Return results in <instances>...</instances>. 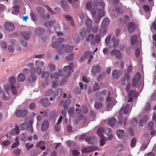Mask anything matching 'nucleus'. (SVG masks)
I'll use <instances>...</instances> for the list:
<instances>
[{
  "mask_svg": "<svg viewBox=\"0 0 156 156\" xmlns=\"http://www.w3.org/2000/svg\"><path fill=\"white\" fill-rule=\"evenodd\" d=\"M49 127V123L47 119H45L42 123L41 129L43 132L46 131Z\"/></svg>",
  "mask_w": 156,
  "mask_h": 156,
  "instance_id": "13",
  "label": "nucleus"
},
{
  "mask_svg": "<svg viewBox=\"0 0 156 156\" xmlns=\"http://www.w3.org/2000/svg\"><path fill=\"white\" fill-rule=\"evenodd\" d=\"M97 132L98 134L100 136H104L103 135V133L104 132V129L102 127H99L97 129Z\"/></svg>",
  "mask_w": 156,
  "mask_h": 156,
  "instance_id": "41",
  "label": "nucleus"
},
{
  "mask_svg": "<svg viewBox=\"0 0 156 156\" xmlns=\"http://www.w3.org/2000/svg\"><path fill=\"white\" fill-rule=\"evenodd\" d=\"M98 29V25H96L94 26L93 28H92V30L94 33H95L97 32Z\"/></svg>",
  "mask_w": 156,
  "mask_h": 156,
  "instance_id": "60",
  "label": "nucleus"
},
{
  "mask_svg": "<svg viewBox=\"0 0 156 156\" xmlns=\"http://www.w3.org/2000/svg\"><path fill=\"white\" fill-rule=\"evenodd\" d=\"M49 76V73L48 71H42V73L41 74V76L42 78H44L45 79H47L48 78Z\"/></svg>",
  "mask_w": 156,
  "mask_h": 156,
  "instance_id": "42",
  "label": "nucleus"
},
{
  "mask_svg": "<svg viewBox=\"0 0 156 156\" xmlns=\"http://www.w3.org/2000/svg\"><path fill=\"white\" fill-rule=\"evenodd\" d=\"M68 112L69 114L72 115L74 113V110L73 108L70 107L68 110Z\"/></svg>",
  "mask_w": 156,
  "mask_h": 156,
  "instance_id": "58",
  "label": "nucleus"
},
{
  "mask_svg": "<svg viewBox=\"0 0 156 156\" xmlns=\"http://www.w3.org/2000/svg\"><path fill=\"white\" fill-rule=\"evenodd\" d=\"M129 105L128 104H126L125 107H122L120 109L119 112L120 115L118 117L119 123L120 124H122L123 122L124 119L122 117V115L123 114L126 115L127 114L129 109Z\"/></svg>",
  "mask_w": 156,
  "mask_h": 156,
  "instance_id": "2",
  "label": "nucleus"
},
{
  "mask_svg": "<svg viewBox=\"0 0 156 156\" xmlns=\"http://www.w3.org/2000/svg\"><path fill=\"white\" fill-rule=\"evenodd\" d=\"M91 54V53L90 51H86L84 52L80 58V60L81 61H84L85 59L89 57Z\"/></svg>",
  "mask_w": 156,
  "mask_h": 156,
  "instance_id": "22",
  "label": "nucleus"
},
{
  "mask_svg": "<svg viewBox=\"0 0 156 156\" xmlns=\"http://www.w3.org/2000/svg\"><path fill=\"white\" fill-rule=\"evenodd\" d=\"M11 89L12 94L14 95H16L17 94V91L16 87L14 85L11 86Z\"/></svg>",
  "mask_w": 156,
  "mask_h": 156,
  "instance_id": "44",
  "label": "nucleus"
},
{
  "mask_svg": "<svg viewBox=\"0 0 156 156\" xmlns=\"http://www.w3.org/2000/svg\"><path fill=\"white\" fill-rule=\"evenodd\" d=\"M74 48L73 46H71L67 44L65 47V51L67 53H71L73 51Z\"/></svg>",
  "mask_w": 156,
  "mask_h": 156,
  "instance_id": "23",
  "label": "nucleus"
},
{
  "mask_svg": "<svg viewBox=\"0 0 156 156\" xmlns=\"http://www.w3.org/2000/svg\"><path fill=\"white\" fill-rule=\"evenodd\" d=\"M17 79L19 81L23 82L25 80V77L23 73H20L18 75Z\"/></svg>",
  "mask_w": 156,
  "mask_h": 156,
  "instance_id": "30",
  "label": "nucleus"
},
{
  "mask_svg": "<svg viewBox=\"0 0 156 156\" xmlns=\"http://www.w3.org/2000/svg\"><path fill=\"white\" fill-rule=\"evenodd\" d=\"M9 81L11 85V86L13 85L16 82V79L13 76H12L10 77L9 79Z\"/></svg>",
  "mask_w": 156,
  "mask_h": 156,
  "instance_id": "39",
  "label": "nucleus"
},
{
  "mask_svg": "<svg viewBox=\"0 0 156 156\" xmlns=\"http://www.w3.org/2000/svg\"><path fill=\"white\" fill-rule=\"evenodd\" d=\"M97 149V147H91L84 148L82 150V151L84 153H88L95 151Z\"/></svg>",
  "mask_w": 156,
  "mask_h": 156,
  "instance_id": "15",
  "label": "nucleus"
},
{
  "mask_svg": "<svg viewBox=\"0 0 156 156\" xmlns=\"http://www.w3.org/2000/svg\"><path fill=\"white\" fill-rule=\"evenodd\" d=\"M8 49L9 52L11 53H13L14 52V47L12 44H10L8 46Z\"/></svg>",
  "mask_w": 156,
  "mask_h": 156,
  "instance_id": "56",
  "label": "nucleus"
},
{
  "mask_svg": "<svg viewBox=\"0 0 156 156\" xmlns=\"http://www.w3.org/2000/svg\"><path fill=\"white\" fill-rule=\"evenodd\" d=\"M40 103L43 106H46L50 105L51 104L48 98H45L41 99L40 101Z\"/></svg>",
  "mask_w": 156,
  "mask_h": 156,
  "instance_id": "14",
  "label": "nucleus"
},
{
  "mask_svg": "<svg viewBox=\"0 0 156 156\" xmlns=\"http://www.w3.org/2000/svg\"><path fill=\"white\" fill-rule=\"evenodd\" d=\"M38 153V151L36 149L32 150L30 152V154L31 156H35Z\"/></svg>",
  "mask_w": 156,
  "mask_h": 156,
  "instance_id": "64",
  "label": "nucleus"
},
{
  "mask_svg": "<svg viewBox=\"0 0 156 156\" xmlns=\"http://www.w3.org/2000/svg\"><path fill=\"white\" fill-rule=\"evenodd\" d=\"M140 78V74L139 73H137L134 76L132 82V85L135 87L138 83Z\"/></svg>",
  "mask_w": 156,
  "mask_h": 156,
  "instance_id": "7",
  "label": "nucleus"
},
{
  "mask_svg": "<svg viewBox=\"0 0 156 156\" xmlns=\"http://www.w3.org/2000/svg\"><path fill=\"white\" fill-rule=\"evenodd\" d=\"M56 115V112L54 110H53L51 112L50 114V118L51 119H54Z\"/></svg>",
  "mask_w": 156,
  "mask_h": 156,
  "instance_id": "53",
  "label": "nucleus"
},
{
  "mask_svg": "<svg viewBox=\"0 0 156 156\" xmlns=\"http://www.w3.org/2000/svg\"><path fill=\"white\" fill-rule=\"evenodd\" d=\"M111 37V35L110 34L106 37L105 40V42L106 45H108L109 43Z\"/></svg>",
  "mask_w": 156,
  "mask_h": 156,
  "instance_id": "55",
  "label": "nucleus"
},
{
  "mask_svg": "<svg viewBox=\"0 0 156 156\" xmlns=\"http://www.w3.org/2000/svg\"><path fill=\"white\" fill-rule=\"evenodd\" d=\"M101 67L99 65L94 66L91 69L92 73L95 75L96 73H100L101 71Z\"/></svg>",
  "mask_w": 156,
  "mask_h": 156,
  "instance_id": "11",
  "label": "nucleus"
},
{
  "mask_svg": "<svg viewBox=\"0 0 156 156\" xmlns=\"http://www.w3.org/2000/svg\"><path fill=\"white\" fill-rule=\"evenodd\" d=\"M107 31V29L106 27H101L100 30L99 34L102 36L106 34Z\"/></svg>",
  "mask_w": 156,
  "mask_h": 156,
  "instance_id": "33",
  "label": "nucleus"
},
{
  "mask_svg": "<svg viewBox=\"0 0 156 156\" xmlns=\"http://www.w3.org/2000/svg\"><path fill=\"white\" fill-rule=\"evenodd\" d=\"M48 67L52 71L55 70V66L54 64L52 63H50L48 64Z\"/></svg>",
  "mask_w": 156,
  "mask_h": 156,
  "instance_id": "54",
  "label": "nucleus"
},
{
  "mask_svg": "<svg viewBox=\"0 0 156 156\" xmlns=\"http://www.w3.org/2000/svg\"><path fill=\"white\" fill-rule=\"evenodd\" d=\"M137 41V37L136 35H134L131 37L130 39L131 44L133 45L135 44Z\"/></svg>",
  "mask_w": 156,
  "mask_h": 156,
  "instance_id": "32",
  "label": "nucleus"
},
{
  "mask_svg": "<svg viewBox=\"0 0 156 156\" xmlns=\"http://www.w3.org/2000/svg\"><path fill=\"white\" fill-rule=\"evenodd\" d=\"M61 4L65 11H67L68 10L69 6L68 3L66 0L62 1L61 2Z\"/></svg>",
  "mask_w": 156,
  "mask_h": 156,
  "instance_id": "19",
  "label": "nucleus"
},
{
  "mask_svg": "<svg viewBox=\"0 0 156 156\" xmlns=\"http://www.w3.org/2000/svg\"><path fill=\"white\" fill-rule=\"evenodd\" d=\"M4 27L9 31H11L13 30L14 28V25L9 22L5 23Z\"/></svg>",
  "mask_w": 156,
  "mask_h": 156,
  "instance_id": "12",
  "label": "nucleus"
},
{
  "mask_svg": "<svg viewBox=\"0 0 156 156\" xmlns=\"http://www.w3.org/2000/svg\"><path fill=\"white\" fill-rule=\"evenodd\" d=\"M138 96V93L137 92L134 91L133 90H131L129 91V94L128 95V97H133V96L134 98H136Z\"/></svg>",
  "mask_w": 156,
  "mask_h": 156,
  "instance_id": "28",
  "label": "nucleus"
},
{
  "mask_svg": "<svg viewBox=\"0 0 156 156\" xmlns=\"http://www.w3.org/2000/svg\"><path fill=\"white\" fill-rule=\"evenodd\" d=\"M101 41V37L99 35H96L95 38V42L97 43H99Z\"/></svg>",
  "mask_w": 156,
  "mask_h": 156,
  "instance_id": "63",
  "label": "nucleus"
},
{
  "mask_svg": "<svg viewBox=\"0 0 156 156\" xmlns=\"http://www.w3.org/2000/svg\"><path fill=\"white\" fill-rule=\"evenodd\" d=\"M36 11L37 13L40 14H43L45 12V11L43 8L41 7H39L37 8Z\"/></svg>",
  "mask_w": 156,
  "mask_h": 156,
  "instance_id": "38",
  "label": "nucleus"
},
{
  "mask_svg": "<svg viewBox=\"0 0 156 156\" xmlns=\"http://www.w3.org/2000/svg\"><path fill=\"white\" fill-rule=\"evenodd\" d=\"M85 140L89 144H91L94 142L95 141V138L94 136H88L85 138Z\"/></svg>",
  "mask_w": 156,
  "mask_h": 156,
  "instance_id": "26",
  "label": "nucleus"
},
{
  "mask_svg": "<svg viewBox=\"0 0 156 156\" xmlns=\"http://www.w3.org/2000/svg\"><path fill=\"white\" fill-rule=\"evenodd\" d=\"M136 140L135 138H133L131 140V146L132 147H135L136 144Z\"/></svg>",
  "mask_w": 156,
  "mask_h": 156,
  "instance_id": "59",
  "label": "nucleus"
},
{
  "mask_svg": "<svg viewBox=\"0 0 156 156\" xmlns=\"http://www.w3.org/2000/svg\"><path fill=\"white\" fill-rule=\"evenodd\" d=\"M20 138L21 140L24 142L26 141L27 140V138L26 137V136L23 133L20 135Z\"/></svg>",
  "mask_w": 156,
  "mask_h": 156,
  "instance_id": "52",
  "label": "nucleus"
},
{
  "mask_svg": "<svg viewBox=\"0 0 156 156\" xmlns=\"http://www.w3.org/2000/svg\"><path fill=\"white\" fill-rule=\"evenodd\" d=\"M116 133L117 136L120 139H122L125 134L124 131L121 129H117Z\"/></svg>",
  "mask_w": 156,
  "mask_h": 156,
  "instance_id": "21",
  "label": "nucleus"
},
{
  "mask_svg": "<svg viewBox=\"0 0 156 156\" xmlns=\"http://www.w3.org/2000/svg\"><path fill=\"white\" fill-rule=\"evenodd\" d=\"M92 22L90 19H87L86 20V24L87 27V31L88 33H90L92 30Z\"/></svg>",
  "mask_w": 156,
  "mask_h": 156,
  "instance_id": "10",
  "label": "nucleus"
},
{
  "mask_svg": "<svg viewBox=\"0 0 156 156\" xmlns=\"http://www.w3.org/2000/svg\"><path fill=\"white\" fill-rule=\"evenodd\" d=\"M25 121L26 122L29 123L28 127H30V131L31 133L33 132V129L32 125L34 121V120L33 119H30V117L27 116L25 118Z\"/></svg>",
  "mask_w": 156,
  "mask_h": 156,
  "instance_id": "9",
  "label": "nucleus"
},
{
  "mask_svg": "<svg viewBox=\"0 0 156 156\" xmlns=\"http://www.w3.org/2000/svg\"><path fill=\"white\" fill-rule=\"evenodd\" d=\"M96 9L98 11L103 10L105 7V4L103 2L97 3L95 5Z\"/></svg>",
  "mask_w": 156,
  "mask_h": 156,
  "instance_id": "16",
  "label": "nucleus"
},
{
  "mask_svg": "<svg viewBox=\"0 0 156 156\" xmlns=\"http://www.w3.org/2000/svg\"><path fill=\"white\" fill-rule=\"evenodd\" d=\"M74 53H72L70 55L67 56L66 57V58L67 61H69L73 59L74 58Z\"/></svg>",
  "mask_w": 156,
  "mask_h": 156,
  "instance_id": "51",
  "label": "nucleus"
},
{
  "mask_svg": "<svg viewBox=\"0 0 156 156\" xmlns=\"http://www.w3.org/2000/svg\"><path fill=\"white\" fill-rule=\"evenodd\" d=\"M55 23V20L51 21H47L45 22L44 23L45 26L47 28H49L54 25Z\"/></svg>",
  "mask_w": 156,
  "mask_h": 156,
  "instance_id": "24",
  "label": "nucleus"
},
{
  "mask_svg": "<svg viewBox=\"0 0 156 156\" xmlns=\"http://www.w3.org/2000/svg\"><path fill=\"white\" fill-rule=\"evenodd\" d=\"M94 106L96 109H99L101 108L102 106V104L100 102H96L94 104Z\"/></svg>",
  "mask_w": 156,
  "mask_h": 156,
  "instance_id": "45",
  "label": "nucleus"
},
{
  "mask_svg": "<svg viewBox=\"0 0 156 156\" xmlns=\"http://www.w3.org/2000/svg\"><path fill=\"white\" fill-rule=\"evenodd\" d=\"M44 28L40 27L38 28L36 30V32L40 34H43L45 32Z\"/></svg>",
  "mask_w": 156,
  "mask_h": 156,
  "instance_id": "46",
  "label": "nucleus"
},
{
  "mask_svg": "<svg viewBox=\"0 0 156 156\" xmlns=\"http://www.w3.org/2000/svg\"><path fill=\"white\" fill-rule=\"evenodd\" d=\"M9 94L7 92L3 93L2 95V98L5 100H7L10 98Z\"/></svg>",
  "mask_w": 156,
  "mask_h": 156,
  "instance_id": "35",
  "label": "nucleus"
},
{
  "mask_svg": "<svg viewBox=\"0 0 156 156\" xmlns=\"http://www.w3.org/2000/svg\"><path fill=\"white\" fill-rule=\"evenodd\" d=\"M29 124L28 125L27 123L23 122L20 126V127L21 130H25L28 127Z\"/></svg>",
  "mask_w": 156,
  "mask_h": 156,
  "instance_id": "36",
  "label": "nucleus"
},
{
  "mask_svg": "<svg viewBox=\"0 0 156 156\" xmlns=\"http://www.w3.org/2000/svg\"><path fill=\"white\" fill-rule=\"evenodd\" d=\"M36 66L38 67H41L44 64V62L41 60H38L36 61L35 62Z\"/></svg>",
  "mask_w": 156,
  "mask_h": 156,
  "instance_id": "43",
  "label": "nucleus"
},
{
  "mask_svg": "<svg viewBox=\"0 0 156 156\" xmlns=\"http://www.w3.org/2000/svg\"><path fill=\"white\" fill-rule=\"evenodd\" d=\"M51 46L52 48L58 50L59 54H63V52L61 51L64 47L63 44L58 41H55L52 44Z\"/></svg>",
  "mask_w": 156,
  "mask_h": 156,
  "instance_id": "3",
  "label": "nucleus"
},
{
  "mask_svg": "<svg viewBox=\"0 0 156 156\" xmlns=\"http://www.w3.org/2000/svg\"><path fill=\"white\" fill-rule=\"evenodd\" d=\"M62 90L60 88H58L56 91H55L54 97H56L57 99H58L62 95Z\"/></svg>",
  "mask_w": 156,
  "mask_h": 156,
  "instance_id": "20",
  "label": "nucleus"
},
{
  "mask_svg": "<svg viewBox=\"0 0 156 156\" xmlns=\"http://www.w3.org/2000/svg\"><path fill=\"white\" fill-rule=\"evenodd\" d=\"M30 75L28 77V80L29 82L33 83L36 81L37 79V77L34 74L36 72L35 67H32L30 70Z\"/></svg>",
  "mask_w": 156,
  "mask_h": 156,
  "instance_id": "4",
  "label": "nucleus"
},
{
  "mask_svg": "<svg viewBox=\"0 0 156 156\" xmlns=\"http://www.w3.org/2000/svg\"><path fill=\"white\" fill-rule=\"evenodd\" d=\"M73 63H71L69 66H66L64 67L63 70L65 73V76L64 79L61 81V83L62 85H63L66 82V80L70 75L71 73V71L73 69Z\"/></svg>",
  "mask_w": 156,
  "mask_h": 156,
  "instance_id": "1",
  "label": "nucleus"
},
{
  "mask_svg": "<svg viewBox=\"0 0 156 156\" xmlns=\"http://www.w3.org/2000/svg\"><path fill=\"white\" fill-rule=\"evenodd\" d=\"M127 27V30L129 33L133 32L136 28V24L132 22L129 23Z\"/></svg>",
  "mask_w": 156,
  "mask_h": 156,
  "instance_id": "8",
  "label": "nucleus"
},
{
  "mask_svg": "<svg viewBox=\"0 0 156 156\" xmlns=\"http://www.w3.org/2000/svg\"><path fill=\"white\" fill-rule=\"evenodd\" d=\"M108 124L111 127L116 128L118 126V123L115 118H112L108 121Z\"/></svg>",
  "mask_w": 156,
  "mask_h": 156,
  "instance_id": "6",
  "label": "nucleus"
},
{
  "mask_svg": "<svg viewBox=\"0 0 156 156\" xmlns=\"http://www.w3.org/2000/svg\"><path fill=\"white\" fill-rule=\"evenodd\" d=\"M132 125L133 126H135L137 123V120L136 118H133L131 121Z\"/></svg>",
  "mask_w": 156,
  "mask_h": 156,
  "instance_id": "62",
  "label": "nucleus"
},
{
  "mask_svg": "<svg viewBox=\"0 0 156 156\" xmlns=\"http://www.w3.org/2000/svg\"><path fill=\"white\" fill-rule=\"evenodd\" d=\"M54 94L55 91L53 92L52 90L50 89L45 92V94L46 96H51L54 97Z\"/></svg>",
  "mask_w": 156,
  "mask_h": 156,
  "instance_id": "40",
  "label": "nucleus"
},
{
  "mask_svg": "<svg viewBox=\"0 0 156 156\" xmlns=\"http://www.w3.org/2000/svg\"><path fill=\"white\" fill-rule=\"evenodd\" d=\"M36 107L35 103H31L29 105V108L31 110H34Z\"/></svg>",
  "mask_w": 156,
  "mask_h": 156,
  "instance_id": "61",
  "label": "nucleus"
},
{
  "mask_svg": "<svg viewBox=\"0 0 156 156\" xmlns=\"http://www.w3.org/2000/svg\"><path fill=\"white\" fill-rule=\"evenodd\" d=\"M112 77L115 79H118L119 78V76L118 73V71L117 69H115L113 70L112 73Z\"/></svg>",
  "mask_w": 156,
  "mask_h": 156,
  "instance_id": "34",
  "label": "nucleus"
},
{
  "mask_svg": "<svg viewBox=\"0 0 156 156\" xmlns=\"http://www.w3.org/2000/svg\"><path fill=\"white\" fill-rule=\"evenodd\" d=\"M94 35L92 34H90L86 39V41L87 42H90L91 43H93L94 42Z\"/></svg>",
  "mask_w": 156,
  "mask_h": 156,
  "instance_id": "27",
  "label": "nucleus"
},
{
  "mask_svg": "<svg viewBox=\"0 0 156 156\" xmlns=\"http://www.w3.org/2000/svg\"><path fill=\"white\" fill-rule=\"evenodd\" d=\"M12 132L14 134H18L20 133L19 129L18 126H16V127L13 128L12 130Z\"/></svg>",
  "mask_w": 156,
  "mask_h": 156,
  "instance_id": "50",
  "label": "nucleus"
},
{
  "mask_svg": "<svg viewBox=\"0 0 156 156\" xmlns=\"http://www.w3.org/2000/svg\"><path fill=\"white\" fill-rule=\"evenodd\" d=\"M62 75V70H61L59 69L58 73H55L54 74V77L57 79L58 78L59 76H61Z\"/></svg>",
  "mask_w": 156,
  "mask_h": 156,
  "instance_id": "47",
  "label": "nucleus"
},
{
  "mask_svg": "<svg viewBox=\"0 0 156 156\" xmlns=\"http://www.w3.org/2000/svg\"><path fill=\"white\" fill-rule=\"evenodd\" d=\"M112 41H114L113 46L114 48L116 47L118 45L119 41L118 40L115 39V37H113L112 38Z\"/></svg>",
  "mask_w": 156,
  "mask_h": 156,
  "instance_id": "49",
  "label": "nucleus"
},
{
  "mask_svg": "<svg viewBox=\"0 0 156 156\" xmlns=\"http://www.w3.org/2000/svg\"><path fill=\"white\" fill-rule=\"evenodd\" d=\"M154 123L152 121H150L148 123V128L150 130H151L153 128Z\"/></svg>",
  "mask_w": 156,
  "mask_h": 156,
  "instance_id": "57",
  "label": "nucleus"
},
{
  "mask_svg": "<svg viewBox=\"0 0 156 156\" xmlns=\"http://www.w3.org/2000/svg\"><path fill=\"white\" fill-rule=\"evenodd\" d=\"M80 111L83 114H86L88 110L87 106L84 105L81 107Z\"/></svg>",
  "mask_w": 156,
  "mask_h": 156,
  "instance_id": "48",
  "label": "nucleus"
},
{
  "mask_svg": "<svg viewBox=\"0 0 156 156\" xmlns=\"http://www.w3.org/2000/svg\"><path fill=\"white\" fill-rule=\"evenodd\" d=\"M129 79V75L126 74L123 76L121 80V83L122 85H125L128 83Z\"/></svg>",
  "mask_w": 156,
  "mask_h": 156,
  "instance_id": "18",
  "label": "nucleus"
},
{
  "mask_svg": "<svg viewBox=\"0 0 156 156\" xmlns=\"http://www.w3.org/2000/svg\"><path fill=\"white\" fill-rule=\"evenodd\" d=\"M27 112L25 110H22L21 109L16 110L15 112V114L16 117L18 118L24 117L26 116Z\"/></svg>",
  "mask_w": 156,
  "mask_h": 156,
  "instance_id": "5",
  "label": "nucleus"
},
{
  "mask_svg": "<svg viewBox=\"0 0 156 156\" xmlns=\"http://www.w3.org/2000/svg\"><path fill=\"white\" fill-rule=\"evenodd\" d=\"M30 31H27L22 33V36L25 40H28L29 38L30 35Z\"/></svg>",
  "mask_w": 156,
  "mask_h": 156,
  "instance_id": "31",
  "label": "nucleus"
},
{
  "mask_svg": "<svg viewBox=\"0 0 156 156\" xmlns=\"http://www.w3.org/2000/svg\"><path fill=\"white\" fill-rule=\"evenodd\" d=\"M71 102L69 99H67L65 102L63 104V108L65 109H67L68 106L70 104Z\"/></svg>",
  "mask_w": 156,
  "mask_h": 156,
  "instance_id": "37",
  "label": "nucleus"
},
{
  "mask_svg": "<svg viewBox=\"0 0 156 156\" xmlns=\"http://www.w3.org/2000/svg\"><path fill=\"white\" fill-rule=\"evenodd\" d=\"M100 144L101 146H102L104 145L106 142V139L104 136H100Z\"/></svg>",
  "mask_w": 156,
  "mask_h": 156,
  "instance_id": "29",
  "label": "nucleus"
},
{
  "mask_svg": "<svg viewBox=\"0 0 156 156\" xmlns=\"http://www.w3.org/2000/svg\"><path fill=\"white\" fill-rule=\"evenodd\" d=\"M112 129L109 128H107L106 130V133L109 137L108 138L109 140H111L112 139Z\"/></svg>",
  "mask_w": 156,
  "mask_h": 156,
  "instance_id": "25",
  "label": "nucleus"
},
{
  "mask_svg": "<svg viewBox=\"0 0 156 156\" xmlns=\"http://www.w3.org/2000/svg\"><path fill=\"white\" fill-rule=\"evenodd\" d=\"M110 23V20L107 18L104 19L101 22V27H107Z\"/></svg>",
  "mask_w": 156,
  "mask_h": 156,
  "instance_id": "17",
  "label": "nucleus"
}]
</instances>
